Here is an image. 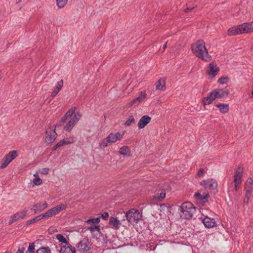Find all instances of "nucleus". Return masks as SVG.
Listing matches in <instances>:
<instances>
[{
  "label": "nucleus",
  "instance_id": "e433bc0d",
  "mask_svg": "<svg viewBox=\"0 0 253 253\" xmlns=\"http://www.w3.org/2000/svg\"><path fill=\"white\" fill-rule=\"evenodd\" d=\"M252 196V193L245 192V198L243 200V203L244 204L248 205L249 202V200Z\"/></svg>",
  "mask_w": 253,
  "mask_h": 253
},
{
  "label": "nucleus",
  "instance_id": "49530a36",
  "mask_svg": "<svg viewBox=\"0 0 253 253\" xmlns=\"http://www.w3.org/2000/svg\"><path fill=\"white\" fill-rule=\"evenodd\" d=\"M197 176L198 177H202L203 176V174H204V170L203 169H200L198 172H197Z\"/></svg>",
  "mask_w": 253,
  "mask_h": 253
},
{
  "label": "nucleus",
  "instance_id": "0eeeda50",
  "mask_svg": "<svg viewBox=\"0 0 253 253\" xmlns=\"http://www.w3.org/2000/svg\"><path fill=\"white\" fill-rule=\"evenodd\" d=\"M200 185L209 189L211 192L215 193L217 191V182L213 178L203 180L200 182Z\"/></svg>",
  "mask_w": 253,
  "mask_h": 253
},
{
  "label": "nucleus",
  "instance_id": "c756f323",
  "mask_svg": "<svg viewBox=\"0 0 253 253\" xmlns=\"http://www.w3.org/2000/svg\"><path fill=\"white\" fill-rule=\"evenodd\" d=\"M36 252L37 253H51V251L48 247H42Z\"/></svg>",
  "mask_w": 253,
  "mask_h": 253
},
{
  "label": "nucleus",
  "instance_id": "72a5a7b5",
  "mask_svg": "<svg viewBox=\"0 0 253 253\" xmlns=\"http://www.w3.org/2000/svg\"><path fill=\"white\" fill-rule=\"evenodd\" d=\"M74 124L71 120H70L64 127V129L68 131H70L72 128L74 126Z\"/></svg>",
  "mask_w": 253,
  "mask_h": 253
},
{
  "label": "nucleus",
  "instance_id": "a18cd8bd",
  "mask_svg": "<svg viewBox=\"0 0 253 253\" xmlns=\"http://www.w3.org/2000/svg\"><path fill=\"white\" fill-rule=\"evenodd\" d=\"M245 185H253V179L251 177L248 178L246 182Z\"/></svg>",
  "mask_w": 253,
  "mask_h": 253
},
{
  "label": "nucleus",
  "instance_id": "052dcab7",
  "mask_svg": "<svg viewBox=\"0 0 253 253\" xmlns=\"http://www.w3.org/2000/svg\"><path fill=\"white\" fill-rule=\"evenodd\" d=\"M21 1V0H20L18 2H17V3H19V2H20Z\"/></svg>",
  "mask_w": 253,
  "mask_h": 253
},
{
  "label": "nucleus",
  "instance_id": "cd10ccee",
  "mask_svg": "<svg viewBox=\"0 0 253 253\" xmlns=\"http://www.w3.org/2000/svg\"><path fill=\"white\" fill-rule=\"evenodd\" d=\"M40 220H41V216L39 215L34 217V218H33L31 220H29L26 221L25 222V224L27 226H28L31 224L36 223Z\"/></svg>",
  "mask_w": 253,
  "mask_h": 253
},
{
  "label": "nucleus",
  "instance_id": "7ed1b4c3",
  "mask_svg": "<svg viewBox=\"0 0 253 253\" xmlns=\"http://www.w3.org/2000/svg\"><path fill=\"white\" fill-rule=\"evenodd\" d=\"M125 132H117L110 133L106 138L103 139L99 143V148L103 149L108 146V144L114 143L118 140H120L123 137Z\"/></svg>",
  "mask_w": 253,
  "mask_h": 253
},
{
  "label": "nucleus",
  "instance_id": "680f3d73",
  "mask_svg": "<svg viewBox=\"0 0 253 253\" xmlns=\"http://www.w3.org/2000/svg\"><path fill=\"white\" fill-rule=\"evenodd\" d=\"M251 49H252V50H253V45H252V48H251Z\"/></svg>",
  "mask_w": 253,
  "mask_h": 253
},
{
  "label": "nucleus",
  "instance_id": "3c124183",
  "mask_svg": "<svg viewBox=\"0 0 253 253\" xmlns=\"http://www.w3.org/2000/svg\"><path fill=\"white\" fill-rule=\"evenodd\" d=\"M109 216V214L107 212H104L101 214V217L103 219H106Z\"/></svg>",
  "mask_w": 253,
  "mask_h": 253
},
{
  "label": "nucleus",
  "instance_id": "37998d69",
  "mask_svg": "<svg viewBox=\"0 0 253 253\" xmlns=\"http://www.w3.org/2000/svg\"><path fill=\"white\" fill-rule=\"evenodd\" d=\"M33 183L36 185H41L42 183V181L40 177H38L34 179Z\"/></svg>",
  "mask_w": 253,
  "mask_h": 253
},
{
  "label": "nucleus",
  "instance_id": "4c0bfd02",
  "mask_svg": "<svg viewBox=\"0 0 253 253\" xmlns=\"http://www.w3.org/2000/svg\"><path fill=\"white\" fill-rule=\"evenodd\" d=\"M229 78L227 77H222L218 80V83L220 84H224L227 83Z\"/></svg>",
  "mask_w": 253,
  "mask_h": 253
},
{
  "label": "nucleus",
  "instance_id": "a211bd4d",
  "mask_svg": "<svg viewBox=\"0 0 253 253\" xmlns=\"http://www.w3.org/2000/svg\"><path fill=\"white\" fill-rule=\"evenodd\" d=\"M242 176H243L242 168L239 167L238 169L235 172V174L234 175V181H233L235 183L241 184Z\"/></svg>",
  "mask_w": 253,
  "mask_h": 253
},
{
  "label": "nucleus",
  "instance_id": "5fc2aeb1",
  "mask_svg": "<svg viewBox=\"0 0 253 253\" xmlns=\"http://www.w3.org/2000/svg\"><path fill=\"white\" fill-rule=\"evenodd\" d=\"M194 6L192 7H187V8L185 9V12H189L190 10H192L194 8Z\"/></svg>",
  "mask_w": 253,
  "mask_h": 253
},
{
  "label": "nucleus",
  "instance_id": "c85d7f7f",
  "mask_svg": "<svg viewBox=\"0 0 253 253\" xmlns=\"http://www.w3.org/2000/svg\"><path fill=\"white\" fill-rule=\"evenodd\" d=\"M87 230L90 231L92 234L94 233L95 232H97L98 233H100V228L98 225H92L88 227Z\"/></svg>",
  "mask_w": 253,
  "mask_h": 253
},
{
  "label": "nucleus",
  "instance_id": "a878e982",
  "mask_svg": "<svg viewBox=\"0 0 253 253\" xmlns=\"http://www.w3.org/2000/svg\"><path fill=\"white\" fill-rule=\"evenodd\" d=\"M56 238L59 241V242L65 244V245H70V243L68 242L67 239L64 237V236L63 235L60 234H57L56 235Z\"/></svg>",
  "mask_w": 253,
  "mask_h": 253
},
{
  "label": "nucleus",
  "instance_id": "ea45409f",
  "mask_svg": "<svg viewBox=\"0 0 253 253\" xmlns=\"http://www.w3.org/2000/svg\"><path fill=\"white\" fill-rule=\"evenodd\" d=\"M100 218L99 217H96V218H93L88 219L86 222L87 223H98L100 222Z\"/></svg>",
  "mask_w": 253,
  "mask_h": 253
},
{
  "label": "nucleus",
  "instance_id": "4d7b16f0",
  "mask_svg": "<svg viewBox=\"0 0 253 253\" xmlns=\"http://www.w3.org/2000/svg\"><path fill=\"white\" fill-rule=\"evenodd\" d=\"M58 148H59V146H58L57 144L55 145L51 149L52 151H55Z\"/></svg>",
  "mask_w": 253,
  "mask_h": 253
},
{
  "label": "nucleus",
  "instance_id": "8fccbe9b",
  "mask_svg": "<svg viewBox=\"0 0 253 253\" xmlns=\"http://www.w3.org/2000/svg\"><path fill=\"white\" fill-rule=\"evenodd\" d=\"M47 204L46 202H44L43 203H41V206H42V208L43 210V211L47 208L48 206H47Z\"/></svg>",
  "mask_w": 253,
  "mask_h": 253
},
{
  "label": "nucleus",
  "instance_id": "13d9d810",
  "mask_svg": "<svg viewBox=\"0 0 253 253\" xmlns=\"http://www.w3.org/2000/svg\"><path fill=\"white\" fill-rule=\"evenodd\" d=\"M166 47H167V43H166L165 44H164V45L163 46V48L164 49H165Z\"/></svg>",
  "mask_w": 253,
  "mask_h": 253
},
{
  "label": "nucleus",
  "instance_id": "f257e3e1",
  "mask_svg": "<svg viewBox=\"0 0 253 253\" xmlns=\"http://www.w3.org/2000/svg\"><path fill=\"white\" fill-rule=\"evenodd\" d=\"M191 50L194 55L202 60L209 62L211 60V56L209 54L203 40H199L191 45Z\"/></svg>",
  "mask_w": 253,
  "mask_h": 253
},
{
  "label": "nucleus",
  "instance_id": "39448f33",
  "mask_svg": "<svg viewBox=\"0 0 253 253\" xmlns=\"http://www.w3.org/2000/svg\"><path fill=\"white\" fill-rule=\"evenodd\" d=\"M125 216L128 222L134 224L137 223L142 216L137 210L131 209L125 213Z\"/></svg>",
  "mask_w": 253,
  "mask_h": 253
},
{
  "label": "nucleus",
  "instance_id": "7c9ffc66",
  "mask_svg": "<svg viewBox=\"0 0 253 253\" xmlns=\"http://www.w3.org/2000/svg\"><path fill=\"white\" fill-rule=\"evenodd\" d=\"M68 0H56V4L58 8H62L67 4Z\"/></svg>",
  "mask_w": 253,
  "mask_h": 253
},
{
  "label": "nucleus",
  "instance_id": "393cba45",
  "mask_svg": "<svg viewBox=\"0 0 253 253\" xmlns=\"http://www.w3.org/2000/svg\"><path fill=\"white\" fill-rule=\"evenodd\" d=\"M119 153L122 155H129L130 153L129 147L128 146H126L122 147L120 148Z\"/></svg>",
  "mask_w": 253,
  "mask_h": 253
},
{
  "label": "nucleus",
  "instance_id": "9d476101",
  "mask_svg": "<svg viewBox=\"0 0 253 253\" xmlns=\"http://www.w3.org/2000/svg\"><path fill=\"white\" fill-rule=\"evenodd\" d=\"M27 214V210L24 209L22 211L17 212L10 217L8 224L11 225L15 221L23 219Z\"/></svg>",
  "mask_w": 253,
  "mask_h": 253
},
{
  "label": "nucleus",
  "instance_id": "dca6fc26",
  "mask_svg": "<svg viewBox=\"0 0 253 253\" xmlns=\"http://www.w3.org/2000/svg\"><path fill=\"white\" fill-rule=\"evenodd\" d=\"M194 197L197 203L204 204L208 201L209 194L208 193L203 195H201L199 193H196L194 195Z\"/></svg>",
  "mask_w": 253,
  "mask_h": 253
},
{
  "label": "nucleus",
  "instance_id": "c9c22d12",
  "mask_svg": "<svg viewBox=\"0 0 253 253\" xmlns=\"http://www.w3.org/2000/svg\"><path fill=\"white\" fill-rule=\"evenodd\" d=\"M81 115L80 113L75 114L73 117L70 120L74 124H76L80 120Z\"/></svg>",
  "mask_w": 253,
  "mask_h": 253
},
{
  "label": "nucleus",
  "instance_id": "6e6552de",
  "mask_svg": "<svg viewBox=\"0 0 253 253\" xmlns=\"http://www.w3.org/2000/svg\"><path fill=\"white\" fill-rule=\"evenodd\" d=\"M17 151L13 150L7 154L2 160L0 169H3L7 167L9 164L17 157Z\"/></svg>",
  "mask_w": 253,
  "mask_h": 253
},
{
  "label": "nucleus",
  "instance_id": "5701e85b",
  "mask_svg": "<svg viewBox=\"0 0 253 253\" xmlns=\"http://www.w3.org/2000/svg\"><path fill=\"white\" fill-rule=\"evenodd\" d=\"M223 114L227 113L229 111V106L227 104H217L215 105Z\"/></svg>",
  "mask_w": 253,
  "mask_h": 253
},
{
  "label": "nucleus",
  "instance_id": "4be33fe9",
  "mask_svg": "<svg viewBox=\"0 0 253 253\" xmlns=\"http://www.w3.org/2000/svg\"><path fill=\"white\" fill-rule=\"evenodd\" d=\"M166 80L161 78L156 83V89L157 90H164L166 88Z\"/></svg>",
  "mask_w": 253,
  "mask_h": 253
},
{
  "label": "nucleus",
  "instance_id": "e2e57ef3",
  "mask_svg": "<svg viewBox=\"0 0 253 253\" xmlns=\"http://www.w3.org/2000/svg\"><path fill=\"white\" fill-rule=\"evenodd\" d=\"M5 253H10V252L9 253V252H6Z\"/></svg>",
  "mask_w": 253,
  "mask_h": 253
},
{
  "label": "nucleus",
  "instance_id": "79ce46f5",
  "mask_svg": "<svg viewBox=\"0 0 253 253\" xmlns=\"http://www.w3.org/2000/svg\"><path fill=\"white\" fill-rule=\"evenodd\" d=\"M67 119H68L67 118H66L65 116H64L61 119V120L59 122V123L58 124H57L56 125H54V126H55L56 127H58V126H61L62 124H64V123H65L66 122V121H67Z\"/></svg>",
  "mask_w": 253,
  "mask_h": 253
},
{
  "label": "nucleus",
  "instance_id": "f704fd0d",
  "mask_svg": "<svg viewBox=\"0 0 253 253\" xmlns=\"http://www.w3.org/2000/svg\"><path fill=\"white\" fill-rule=\"evenodd\" d=\"M76 108V107L71 108L64 115L67 119L70 118L73 114L75 113Z\"/></svg>",
  "mask_w": 253,
  "mask_h": 253
},
{
  "label": "nucleus",
  "instance_id": "b1692460",
  "mask_svg": "<svg viewBox=\"0 0 253 253\" xmlns=\"http://www.w3.org/2000/svg\"><path fill=\"white\" fill-rule=\"evenodd\" d=\"M166 197V193L162 192L161 193H157L153 196V200L156 201L161 202Z\"/></svg>",
  "mask_w": 253,
  "mask_h": 253
},
{
  "label": "nucleus",
  "instance_id": "de8ad7c7",
  "mask_svg": "<svg viewBox=\"0 0 253 253\" xmlns=\"http://www.w3.org/2000/svg\"><path fill=\"white\" fill-rule=\"evenodd\" d=\"M49 169L48 168H43L42 169V173L43 174H47L49 172Z\"/></svg>",
  "mask_w": 253,
  "mask_h": 253
},
{
  "label": "nucleus",
  "instance_id": "423d86ee",
  "mask_svg": "<svg viewBox=\"0 0 253 253\" xmlns=\"http://www.w3.org/2000/svg\"><path fill=\"white\" fill-rule=\"evenodd\" d=\"M67 207V205L64 204H62L48 210L46 212L43 214L40 215L41 219L43 218H49L52 216L56 215L61 211L65 210Z\"/></svg>",
  "mask_w": 253,
  "mask_h": 253
},
{
  "label": "nucleus",
  "instance_id": "ddd939ff",
  "mask_svg": "<svg viewBox=\"0 0 253 253\" xmlns=\"http://www.w3.org/2000/svg\"><path fill=\"white\" fill-rule=\"evenodd\" d=\"M217 93L216 92L215 90H213L211 92L209 95L203 98L202 103L203 105L205 106L206 105L211 104L213 100H214L217 97Z\"/></svg>",
  "mask_w": 253,
  "mask_h": 253
},
{
  "label": "nucleus",
  "instance_id": "09e8293b",
  "mask_svg": "<svg viewBox=\"0 0 253 253\" xmlns=\"http://www.w3.org/2000/svg\"><path fill=\"white\" fill-rule=\"evenodd\" d=\"M138 104L137 103V102L136 101V100L135 99H134L133 100H132L131 101H130L129 103V107H131L133 105H135V104Z\"/></svg>",
  "mask_w": 253,
  "mask_h": 253
},
{
  "label": "nucleus",
  "instance_id": "f03ea898",
  "mask_svg": "<svg viewBox=\"0 0 253 253\" xmlns=\"http://www.w3.org/2000/svg\"><path fill=\"white\" fill-rule=\"evenodd\" d=\"M253 31V22L244 23L229 28L227 31V35L229 36H232L238 34L247 33Z\"/></svg>",
  "mask_w": 253,
  "mask_h": 253
},
{
  "label": "nucleus",
  "instance_id": "c03bdc74",
  "mask_svg": "<svg viewBox=\"0 0 253 253\" xmlns=\"http://www.w3.org/2000/svg\"><path fill=\"white\" fill-rule=\"evenodd\" d=\"M35 250V244L34 243H30L27 251L30 253H34Z\"/></svg>",
  "mask_w": 253,
  "mask_h": 253
},
{
  "label": "nucleus",
  "instance_id": "bb28decb",
  "mask_svg": "<svg viewBox=\"0 0 253 253\" xmlns=\"http://www.w3.org/2000/svg\"><path fill=\"white\" fill-rule=\"evenodd\" d=\"M31 210L34 211L35 213H37L42 211L43 210L42 208L41 203H37L34 205Z\"/></svg>",
  "mask_w": 253,
  "mask_h": 253
},
{
  "label": "nucleus",
  "instance_id": "bf43d9fd",
  "mask_svg": "<svg viewBox=\"0 0 253 253\" xmlns=\"http://www.w3.org/2000/svg\"><path fill=\"white\" fill-rule=\"evenodd\" d=\"M108 251H105L104 253H108Z\"/></svg>",
  "mask_w": 253,
  "mask_h": 253
},
{
  "label": "nucleus",
  "instance_id": "4468645a",
  "mask_svg": "<svg viewBox=\"0 0 253 253\" xmlns=\"http://www.w3.org/2000/svg\"><path fill=\"white\" fill-rule=\"evenodd\" d=\"M201 219L202 222L206 228H212L216 225V222L214 219L209 217L208 216H204V217H202Z\"/></svg>",
  "mask_w": 253,
  "mask_h": 253
},
{
  "label": "nucleus",
  "instance_id": "58836bf2",
  "mask_svg": "<svg viewBox=\"0 0 253 253\" xmlns=\"http://www.w3.org/2000/svg\"><path fill=\"white\" fill-rule=\"evenodd\" d=\"M64 143L65 145L70 144L74 142V139L73 137H69L63 139Z\"/></svg>",
  "mask_w": 253,
  "mask_h": 253
},
{
  "label": "nucleus",
  "instance_id": "473e14b6",
  "mask_svg": "<svg viewBox=\"0 0 253 253\" xmlns=\"http://www.w3.org/2000/svg\"><path fill=\"white\" fill-rule=\"evenodd\" d=\"M146 97V93L145 92L141 91L138 97L135 98L138 103H139Z\"/></svg>",
  "mask_w": 253,
  "mask_h": 253
},
{
  "label": "nucleus",
  "instance_id": "864d4df0",
  "mask_svg": "<svg viewBox=\"0 0 253 253\" xmlns=\"http://www.w3.org/2000/svg\"><path fill=\"white\" fill-rule=\"evenodd\" d=\"M240 185H241V184L235 183L234 189H235V191L238 190V189L240 186Z\"/></svg>",
  "mask_w": 253,
  "mask_h": 253
},
{
  "label": "nucleus",
  "instance_id": "f3484780",
  "mask_svg": "<svg viewBox=\"0 0 253 253\" xmlns=\"http://www.w3.org/2000/svg\"><path fill=\"white\" fill-rule=\"evenodd\" d=\"M151 120V118L149 116L144 115L139 120L137 126L139 128H144L147 124H148Z\"/></svg>",
  "mask_w": 253,
  "mask_h": 253
},
{
  "label": "nucleus",
  "instance_id": "aec40b11",
  "mask_svg": "<svg viewBox=\"0 0 253 253\" xmlns=\"http://www.w3.org/2000/svg\"><path fill=\"white\" fill-rule=\"evenodd\" d=\"M63 86V80H61L59 82H57L56 87L51 92V96L52 98H54L56 96V95L58 93L60 90L61 89Z\"/></svg>",
  "mask_w": 253,
  "mask_h": 253
},
{
  "label": "nucleus",
  "instance_id": "6e6d98bb",
  "mask_svg": "<svg viewBox=\"0 0 253 253\" xmlns=\"http://www.w3.org/2000/svg\"><path fill=\"white\" fill-rule=\"evenodd\" d=\"M24 248H22L21 249H19L18 251L16 253H24Z\"/></svg>",
  "mask_w": 253,
  "mask_h": 253
},
{
  "label": "nucleus",
  "instance_id": "a19ab883",
  "mask_svg": "<svg viewBox=\"0 0 253 253\" xmlns=\"http://www.w3.org/2000/svg\"><path fill=\"white\" fill-rule=\"evenodd\" d=\"M244 190L245 192L252 193L253 191V185H245Z\"/></svg>",
  "mask_w": 253,
  "mask_h": 253
},
{
  "label": "nucleus",
  "instance_id": "412c9836",
  "mask_svg": "<svg viewBox=\"0 0 253 253\" xmlns=\"http://www.w3.org/2000/svg\"><path fill=\"white\" fill-rule=\"evenodd\" d=\"M109 223V224L112 226L115 229H119L121 224V223L119 219L113 216H111L110 218Z\"/></svg>",
  "mask_w": 253,
  "mask_h": 253
},
{
  "label": "nucleus",
  "instance_id": "20e7f679",
  "mask_svg": "<svg viewBox=\"0 0 253 253\" xmlns=\"http://www.w3.org/2000/svg\"><path fill=\"white\" fill-rule=\"evenodd\" d=\"M179 210L182 218L189 219L193 216L195 211V207L190 202H185L182 204Z\"/></svg>",
  "mask_w": 253,
  "mask_h": 253
},
{
  "label": "nucleus",
  "instance_id": "2f4dec72",
  "mask_svg": "<svg viewBox=\"0 0 253 253\" xmlns=\"http://www.w3.org/2000/svg\"><path fill=\"white\" fill-rule=\"evenodd\" d=\"M135 122V119L132 116H129V118L125 122L124 125L127 126H130Z\"/></svg>",
  "mask_w": 253,
  "mask_h": 253
},
{
  "label": "nucleus",
  "instance_id": "6ab92c4d",
  "mask_svg": "<svg viewBox=\"0 0 253 253\" xmlns=\"http://www.w3.org/2000/svg\"><path fill=\"white\" fill-rule=\"evenodd\" d=\"M216 92L217 98H223L227 97L229 94V90L226 88L222 89H214Z\"/></svg>",
  "mask_w": 253,
  "mask_h": 253
},
{
  "label": "nucleus",
  "instance_id": "1a4fd4ad",
  "mask_svg": "<svg viewBox=\"0 0 253 253\" xmlns=\"http://www.w3.org/2000/svg\"><path fill=\"white\" fill-rule=\"evenodd\" d=\"M55 127L52 128L49 127L45 131V142L51 144L56 139L57 133L55 131Z\"/></svg>",
  "mask_w": 253,
  "mask_h": 253
},
{
  "label": "nucleus",
  "instance_id": "f8f14e48",
  "mask_svg": "<svg viewBox=\"0 0 253 253\" xmlns=\"http://www.w3.org/2000/svg\"><path fill=\"white\" fill-rule=\"evenodd\" d=\"M78 250L81 252H87L90 249V244L86 238H83L77 246Z\"/></svg>",
  "mask_w": 253,
  "mask_h": 253
},
{
  "label": "nucleus",
  "instance_id": "9b49d317",
  "mask_svg": "<svg viewBox=\"0 0 253 253\" xmlns=\"http://www.w3.org/2000/svg\"><path fill=\"white\" fill-rule=\"evenodd\" d=\"M219 71V68L217 66L216 63L213 61L210 63L209 66L207 70V74L211 78L215 77Z\"/></svg>",
  "mask_w": 253,
  "mask_h": 253
},
{
  "label": "nucleus",
  "instance_id": "2eb2a0df",
  "mask_svg": "<svg viewBox=\"0 0 253 253\" xmlns=\"http://www.w3.org/2000/svg\"><path fill=\"white\" fill-rule=\"evenodd\" d=\"M56 247L60 248L58 251L59 253H76L75 248H73L70 244L64 246L59 244L58 246L56 245Z\"/></svg>",
  "mask_w": 253,
  "mask_h": 253
},
{
  "label": "nucleus",
  "instance_id": "603ef678",
  "mask_svg": "<svg viewBox=\"0 0 253 253\" xmlns=\"http://www.w3.org/2000/svg\"><path fill=\"white\" fill-rule=\"evenodd\" d=\"M57 144L58 146H59V147H60L62 146L65 145L64 140L63 139L60 140Z\"/></svg>",
  "mask_w": 253,
  "mask_h": 253
}]
</instances>
